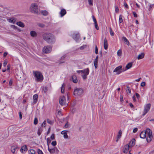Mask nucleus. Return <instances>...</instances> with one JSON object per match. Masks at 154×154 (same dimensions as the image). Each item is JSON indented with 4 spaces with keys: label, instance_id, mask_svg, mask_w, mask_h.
<instances>
[{
    "label": "nucleus",
    "instance_id": "nucleus-1",
    "mask_svg": "<svg viewBox=\"0 0 154 154\" xmlns=\"http://www.w3.org/2000/svg\"><path fill=\"white\" fill-rule=\"evenodd\" d=\"M147 134L146 140L148 142H150L152 138V131L149 129L147 128L145 131L141 132L140 134V137L142 138H145Z\"/></svg>",
    "mask_w": 154,
    "mask_h": 154
},
{
    "label": "nucleus",
    "instance_id": "nucleus-2",
    "mask_svg": "<svg viewBox=\"0 0 154 154\" xmlns=\"http://www.w3.org/2000/svg\"><path fill=\"white\" fill-rule=\"evenodd\" d=\"M33 75L35 81L37 82H42L43 80V77L42 73L38 71H33Z\"/></svg>",
    "mask_w": 154,
    "mask_h": 154
},
{
    "label": "nucleus",
    "instance_id": "nucleus-3",
    "mask_svg": "<svg viewBox=\"0 0 154 154\" xmlns=\"http://www.w3.org/2000/svg\"><path fill=\"white\" fill-rule=\"evenodd\" d=\"M30 9L31 12L33 13H37L38 12V5L35 3L31 5Z\"/></svg>",
    "mask_w": 154,
    "mask_h": 154
},
{
    "label": "nucleus",
    "instance_id": "nucleus-4",
    "mask_svg": "<svg viewBox=\"0 0 154 154\" xmlns=\"http://www.w3.org/2000/svg\"><path fill=\"white\" fill-rule=\"evenodd\" d=\"M89 73V69L87 68L82 70L81 76L84 80H85L87 78V76Z\"/></svg>",
    "mask_w": 154,
    "mask_h": 154
},
{
    "label": "nucleus",
    "instance_id": "nucleus-5",
    "mask_svg": "<svg viewBox=\"0 0 154 154\" xmlns=\"http://www.w3.org/2000/svg\"><path fill=\"white\" fill-rule=\"evenodd\" d=\"M59 103L62 106H66L68 105V103L66 101V98L63 96H61L60 97Z\"/></svg>",
    "mask_w": 154,
    "mask_h": 154
},
{
    "label": "nucleus",
    "instance_id": "nucleus-6",
    "mask_svg": "<svg viewBox=\"0 0 154 154\" xmlns=\"http://www.w3.org/2000/svg\"><path fill=\"white\" fill-rule=\"evenodd\" d=\"M151 106L150 103H149L146 104L144 106V109L143 113V116H144L149 110Z\"/></svg>",
    "mask_w": 154,
    "mask_h": 154
},
{
    "label": "nucleus",
    "instance_id": "nucleus-7",
    "mask_svg": "<svg viewBox=\"0 0 154 154\" xmlns=\"http://www.w3.org/2000/svg\"><path fill=\"white\" fill-rule=\"evenodd\" d=\"M83 93V90L81 88H76L74 91V94L75 96L81 95Z\"/></svg>",
    "mask_w": 154,
    "mask_h": 154
},
{
    "label": "nucleus",
    "instance_id": "nucleus-8",
    "mask_svg": "<svg viewBox=\"0 0 154 154\" xmlns=\"http://www.w3.org/2000/svg\"><path fill=\"white\" fill-rule=\"evenodd\" d=\"M124 69H122V66H119L116 67L113 70V72L116 73V74L119 75L122 72L125 71H123Z\"/></svg>",
    "mask_w": 154,
    "mask_h": 154
},
{
    "label": "nucleus",
    "instance_id": "nucleus-9",
    "mask_svg": "<svg viewBox=\"0 0 154 154\" xmlns=\"http://www.w3.org/2000/svg\"><path fill=\"white\" fill-rule=\"evenodd\" d=\"M51 47L50 46H45L43 48V51L45 53H48L51 52Z\"/></svg>",
    "mask_w": 154,
    "mask_h": 154
},
{
    "label": "nucleus",
    "instance_id": "nucleus-10",
    "mask_svg": "<svg viewBox=\"0 0 154 154\" xmlns=\"http://www.w3.org/2000/svg\"><path fill=\"white\" fill-rule=\"evenodd\" d=\"M55 41V38L54 36L52 34H51L47 42L49 43H53Z\"/></svg>",
    "mask_w": 154,
    "mask_h": 154
},
{
    "label": "nucleus",
    "instance_id": "nucleus-11",
    "mask_svg": "<svg viewBox=\"0 0 154 154\" xmlns=\"http://www.w3.org/2000/svg\"><path fill=\"white\" fill-rule=\"evenodd\" d=\"M51 34L50 33H45L43 35V39L47 42L48 41V38H49Z\"/></svg>",
    "mask_w": 154,
    "mask_h": 154
},
{
    "label": "nucleus",
    "instance_id": "nucleus-12",
    "mask_svg": "<svg viewBox=\"0 0 154 154\" xmlns=\"http://www.w3.org/2000/svg\"><path fill=\"white\" fill-rule=\"evenodd\" d=\"M38 95L37 94H34L33 96V102L32 103V105H34L36 104L38 101Z\"/></svg>",
    "mask_w": 154,
    "mask_h": 154
},
{
    "label": "nucleus",
    "instance_id": "nucleus-13",
    "mask_svg": "<svg viewBox=\"0 0 154 154\" xmlns=\"http://www.w3.org/2000/svg\"><path fill=\"white\" fill-rule=\"evenodd\" d=\"M131 148L128 144L125 145L123 148L124 152L125 153H127L128 151H130V149Z\"/></svg>",
    "mask_w": 154,
    "mask_h": 154
},
{
    "label": "nucleus",
    "instance_id": "nucleus-14",
    "mask_svg": "<svg viewBox=\"0 0 154 154\" xmlns=\"http://www.w3.org/2000/svg\"><path fill=\"white\" fill-rule=\"evenodd\" d=\"M72 36L76 42L79 41L80 40L79 35V33H74Z\"/></svg>",
    "mask_w": 154,
    "mask_h": 154
},
{
    "label": "nucleus",
    "instance_id": "nucleus-15",
    "mask_svg": "<svg viewBox=\"0 0 154 154\" xmlns=\"http://www.w3.org/2000/svg\"><path fill=\"white\" fill-rule=\"evenodd\" d=\"M68 131L66 130H64L62 131L61 132V134L63 135V137L64 139H66L68 138V135H67V133Z\"/></svg>",
    "mask_w": 154,
    "mask_h": 154
},
{
    "label": "nucleus",
    "instance_id": "nucleus-16",
    "mask_svg": "<svg viewBox=\"0 0 154 154\" xmlns=\"http://www.w3.org/2000/svg\"><path fill=\"white\" fill-rule=\"evenodd\" d=\"M135 140L134 139H133L129 143L128 145L131 148L133 146L135 143Z\"/></svg>",
    "mask_w": 154,
    "mask_h": 154
},
{
    "label": "nucleus",
    "instance_id": "nucleus-17",
    "mask_svg": "<svg viewBox=\"0 0 154 154\" xmlns=\"http://www.w3.org/2000/svg\"><path fill=\"white\" fill-rule=\"evenodd\" d=\"M132 63L131 62H130L128 63V64H127L126 66L125 69L123 70V71H125L127 70L130 69L132 66Z\"/></svg>",
    "mask_w": 154,
    "mask_h": 154
},
{
    "label": "nucleus",
    "instance_id": "nucleus-18",
    "mask_svg": "<svg viewBox=\"0 0 154 154\" xmlns=\"http://www.w3.org/2000/svg\"><path fill=\"white\" fill-rule=\"evenodd\" d=\"M104 48L105 50H107L108 48V42L106 38L104 39Z\"/></svg>",
    "mask_w": 154,
    "mask_h": 154
},
{
    "label": "nucleus",
    "instance_id": "nucleus-19",
    "mask_svg": "<svg viewBox=\"0 0 154 154\" xmlns=\"http://www.w3.org/2000/svg\"><path fill=\"white\" fill-rule=\"evenodd\" d=\"M48 150L50 153H54L55 150L58 151V150L56 148H54L52 149H50L48 147Z\"/></svg>",
    "mask_w": 154,
    "mask_h": 154
},
{
    "label": "nucleus",
    "instance_id": "nucleus-20",
    "mask_svg": "<svg viewBox=\"0 0 154 154\" xmlns=\"http://www.w3.org/2000/svg\"><path fill=\"white\" fill-rule=\"evenodd\" d=\"M27 150V146L26 145H24L20 149V151L22 153H24Z\"/></svg>",
    "mask_w": 154,
    "mask_h": 154
},
{
    "label": "nucleus",
    "instance_id": "nucleus-21",
    "mask_svg": "<svg viewBox=\"0 0 154 154\" xmlns=\"http://www.w3.org/2000/svg\"><path fill=\"white\" fill-rule=\"evenodd\" d=\"M66 14V11L65 9H61L60 11V15L61 17H63Z\"/></svg>",
    "mask_w": 154,
    "mask_h": 154
},
{
    "label": "nucleus",
    "instance_id": "nucleus-22",
    "mask_svg": "<svg viewBox=\"0 0 154 154\" xmlns=\"http://www.w3.org/2000/svg\"><path fill=\"white\" fill-rule=\"evenodd\" d=\"M98 56H97L94 61V65L95 66V68L96 69L97 66V61L98 60Z\"/></svg>",
    "mask_w": 154,
    "mask_h": 154
},
{
    "label": "nucleus",
    "instance_id": "nucleus-23",
    "mask_svg": "<svg viewBox=\"0 0 154 154\" xmlns=\"http://www.w3.org/2000/svg\"><path fill=\"white\" fill-rule=\"evenodd\" d=\"M72 82L74 83H76L78 82L76 76L75 75H73L72 76Z\"/></svg>",
    "mask_w": 154,
    "mask_h": 154
},
{
    "label": "nucleus",
    "instance_id": "nucleus-24",
    "mask_svg": "<svg viewBox=\"0 0 154 154\" xmlns=\"http://www.w3.org/2000/svg\"><path fill=\"white\" fill-rule=\"evenodd\" d=\"M7 20L9 22L13 24L15 23L16 22V19L13 18L8 19Z\"/></svg>",
    "mask_w": 154,
    "mask_h": 154
},
{
    "label": "nucleus",
    "instance_id": "nucleus-25",
    "mask_svg": "<svg viewBox=\"0 0 154 154\" xmlns=\"http://www.w3.org/2000/svg\"><path fill=\"white\" fill-rule=\"evenodd\" d=\"M30 34L31 36L33 37H35L37 36V33L36 32L34 31H32L30 32Z\"/></svg>",
    "mask_w": 154,
    "mask_h": 154
},
{
    "label": "nucleus",
    "instance_id": "nucleus-26",
    "mask_svg": "<svg viewBox=\"0 0 154 154\" xmlns=\"http://www.w3.org/2000/svg\"><path fill=\"white\" fill-rule=\"evenodd\" d=\"M16 24L18 26L22 28L24 27L25 26L24 24L20 21L17 22Z\"/></svg>",
    "mask_w": 154,
    "mask_h": 154
},
{
    "label": "nucleus",
    "instance_id": "nucleus-27",
    "mask_svg": "<svg viewBox=\"0 0 154 154\" xmlns=\"http://www.w3.org/2000/svg\"><path fill=\"white\" fill-rule=\"evenodd\" d=\"M144 53H142L141 54H139L137 57V59L138 60H140L143 58L144 56Z\"/></svg>",
    "mask_w": 154,
    "mask_h": 154
},
{
    "label": "nucleus",
    "instance_id": "nucleus-28",
    "mask_svg": "<svg viewBox=\"0 0 154 154\" xmlns=\"http://www.w3.org/2000/svg\"><path fill=\"white\" fill-rule=\"evenodd\" d=\"M122 39L126 42V44L128 45H130V43L129 41H128V40L124 36H123L122 37Z\"/></svg>",
    "mask_w": 154,
    "mask_h": 154
},
{
    "label": "nucleus",
    "instance_id": "nucleus-29",
    "mask_svg": "<svg viewBox=\"0 0 154 154\" xmlns=\"http://www.w3.org/2000/svg\"><path fill=\"white\" fill-rule=\"evenodd\" d=\"M17 147L16 146H12L11 147V150L12 152L13 153H14L16 151V149H17Z\"/></svg>",
    "mask_w": 154,
    "mask_h": 154
},
{
    "label": "nucleus",
    "instance_id": "nucleus-30",
    "mask_svg": "<svg viewBox=\"0 0 154 154\" xmlns=\"http://www.w3.org/2000/svg\"><path fill=\"white\" fill-rule=\"evenodd\" d=\"M60 89L61 93H63L64 92L65 89V85L64 83L62 84V86L60 87Z\"/></svg>",
    "mask_w": 154,
    "mask_h": 154
},
{
    "label": "nucleus",
    "instance_id": "nucleus-31",
    "mask_svg": "<svg viewBox=\"0 0 154 154\" xmlns=\"http://www.w3.org/2000/svg\"><path fill=\"white\" fill-rule=\"evenodd\" d=\"M122 132L121 130H120L119 132L117 135V139H120L122 136Z\"/></svg>",
    "mask_w": 154,
    "mask_h": 154
},
{
    "label": "nucleus",
    "instance_id": "nucleus-32",
    "mask_svg": "<svg viewBox=\"0 0 154 154\" xmlns=\"http://www.w3.org/2000/svg\"><path fill=\"white\" fill-rule=\"evenodd\" d=\"M123 22V20L122 19V16L120 15L119 16V24Z\"/></svg>",
    "mask_w": 154,
    "mask_h": 154
},
{
    "label": "nucleus",
    "instance_id": "nucleus-33",
    "mask_svg": "<svg viewBox=\"0 0 154 154\" xmlns=\"http://www.w3.org/2000/svg\"><path fill=\"white\" fill-rule=\"evenodd\" d=\"M41 13L42 15L44 16H46L48 14V12L46 11H41Z\"/></svg>",
    "mask_w": 154,
    "mask_h": 154
},
{
    "label": "nucleus",
    "instance_id": "nucleus-34",
    "mask_svg": "<svg viewBox=\"0 0 154 154\" xmlns=\"http://www.w3.org/2000/svg\"><path fill=\"white\" fill-rule=\"evenodd\" d=\"M122 51L120 49L118 50L117 52V55L119 56H121L122 55Z\"/></svg>",
    "mask_w": 154,
    "mask_h": 154
},
{
    "label": "nucleus",
    "instance_id": "nucleus-35",
    "mask_svg": "<svg viewBox=\"0 0 154 154\" xmlns=\"http://www.w3.org/2000/svg\"><path fill=\"white\" fill-rule=\"evenodd\" d=\"M38 122V119L36 118H35L34 119V123L35 125H36Z\"/></svg>",
    "mask_w": 154,
    "mask_h": 154
},
{
    "label": "nucleus",
    "instance_id": "nucleus-36",
    "mask_svg": "<svg viewBox=\"0 0 154 154\" xmlns=\"http://www.w3.org/2000/svg\"><path fill=\"white\" fill-rule=\"evenodd\" d=\"M92 17L93 21L94 23H97V20H96L95 18L94 17V15H92Z\"/></svg>",
    "mask_w": 154,
    "mask_h": 154
},
{
    "label": "nucleus",
    "instance_id": "nucleus-37",
    "mask_svg": "<svg viewBox=\"0 0 154 154\" xmlns=\"http://www.w3.org/2000/svg\"><path fill=\"white\" fill-rule=\"evenodd\" d=\"M69 125L70 124L68 122H67L64 125V127L65 128H68L69 127Z\"/></svg>",
    "mask_w": 154,
    "mask_h": 154
},
{
    "label": "nucleus",
    "instance_id": "nucleus-38",
    "mask_svg": "<svg viewBox=\"0 0 154 154\" xmlns=\"http://www.w3.org/2000/svg\"><path fill=\"white\" fill-rule=\"evenodd\" d=\"M47 143L48 146L49 144L51 143V140L49 138H48L47 139Z\"/></svg>",
    "mask_w": 154,
    "mask_h": 154
},
{
    "label": "nucleus",
    "instance_id": "nucleus-39",
    "mask_svg": "<svg viewBox=\"0 0 154 154\" xmlns=\"http://www.w3.org/2000/svg\"><path fill=\"white\" fill-rule=\"evenodd\" d=\"M38 154H43L42 151L39 149H38L37 150Z\"/></svg>",
    "mask_w": 154,
    "mask_h": 154
},
{
    "label": "nucleus",
    "instance_id": "nucleus-40",
    "mask_svg": "<svg viewBox=\"0 0 154 154\" xmlns=\"http://www.w3.org/2000/svg\"><path fill=\"white\" fill-rule=\"evenodd\" d=\"M51 144L52 146H54L57 144V142L56 141H54L52 142Z\"/></svg>",
    "mask_w": 154,
    "mask_h": 154
},
{
    "label": "nucleus",
    "instance_id": "nucleus-41",
    "mask_svg": "<svg viewBox=\"0 0 154 154\" xmlns=\"http://www.w3.org/2000/svg\"><path fill=\"white\" fill-rule=\"evenodd\" d=\"M51 139L52 140H53L55 139V135L54 134H53L51 136Z\"/></svg>",
    "mask_w": 154,
    "mask_h": 154
},
{
    "label": "nucleus",
    "instance_id": "nucleus-42",
    "mask_svg": "<svg viewBox=\"0 0 154 154\" xmlns=\"http://www.w3.org/2000/svg\"><path fill=\"white\" fill-rule=\"evenodd\" d=\"M38 25L39 26L42 28L44 27L45 26V25L42 23H38Z\"/></svg>",
    "mask_w": 154,
    "mask_h": 154
},
{
    "label": "nucleus",
    "instance_id": "nucleus-43",
    "mask_svg": "<svg viewBox=\"0 0 154 154\" xmlns=\"http://www.w3.org/2000/svg\"><path fill=\"white\" fill-rule=\"evenodd\" d=\"M94 24L95 27V28L97 30H98L99 29V28L98 26L97 23H94Z\"/></svg>",
    "mask_w": 154,
    "mask_h": 154
},
{
    "label": "nucleus",
    "instance_id": "nucleus-44",
    "mask_svg": "<svg viewBox=\"0 0 154 154\" xmlns=\"http://www.w3.org/2000/svg\"><path fill=\"white\" fill-rule=\"evenodd\" d=\"M7 61L6 60H5L4 61L3 66H4L5 67L7 65Z\"/></svg>",
    "mask_w": 154,
    "mask_h": 154
},
{
    "label": "nucleus",
    "instance_id": "nucleus-45",
    "mask_svg": "<svg viewBox=\"0 0 154 154\" xmlns=\"http://www.w3.org/2000/svg\"><path fill=\"white\" fill-rule=\"evenodd\" d=\"M95 53L96 54H97L98 53V48L96 45L95 47Z\"/></svg>",
    "mask_w": 154,
    "mask_h": 154
},
{
    "label": "nucleus",
    "instance_id": "nucleus-46",
    "mask_svg": "<svg viewBox=\"0 0 154 154\" xmlns=\"http://www.w3.org/2000/svg\"><path fill=\"white\" fill-rule=\"evenodd\" d=\"M88 4L90 5H93L92 0H88Z\"/></svg>",
    "mask_w": 154,
    "mask_h": 154
},
{
    "label": "nucleus",
    "instance_id": "nucleus-47",
    "mask_svg": "<svg viewBox=\"0 0 154 154\" xmlns=\"http://www.w3.org/2000/svg\"><path fill=\"white\" fill-rule=\"evenodd\" d=\"M124 5L125 6V8L127 9L128 8V5L125 2L124 3Z\"/></svg>",
    "mask_w": 154,
    "mask_h": 154
},
{
    "label": "nucleus",
    "instance_id": "nucleus-48",
    "mask_svg": "<svg viewBox=\"0 0 154 154\" xmlns=\"http://www.w3.org/2000/svg\"><path fill=\"white\" fill-rule=\"evenodd\" d=\"M30 152L31 154H35V152L34 150L33 149H31L30 151Z\"/></svg>",
    "mask_w": 154,
    "mask_h": 154
},
{
    "label": "nucleus",
    "instance_id": "nucleus-49",
    "mask_svg": "<svg viewBox=\"0 0 154 154\" xmlns=\"http://www.w3.org/2000/svg\"><path fill=\"white\" fill-rule=\"evenodd\" d=\"M47 122L49 124L52 125L53 124V122L49 119H47Z\"/></svg>",
    "mask_w": 154,
    "mask_h": 154
},
{
    "label": "nucleus",
    "instance_id": "nucleus-50",
    "mask_svg": "<svg viewBox=\"0 0 154 154\" xmlns=\"http://www.w3.org/2000/svg\"><path fill=\"white\" fill-rule=\"evenodd\" d=\"M110 32L111 35L113 36L114 35V33L112 31L111 29V28L110 29Z\"/></svg>",
    "mask_w": 154,
    "mask_h": 154
},
{
    "label": "nucleus",
    "instance_id": "nucleus-51",
    "mask_svg": "<svg viewBox=\"0 0 154 154\" xmlns=\"http://www.w3.org/2000/svg\"><path fill=\"white\" fill-rule=\"evenodd\" d=\"M135 95H136V96L137 97V98L138 99H139V98H140V96L139 94L137 93H136Z\"/></svg>",
    "mask_w": 154,
    "mask_h": 154
},
{
    "label": "nucleus",
    "instance_id": "nucleus-52",
    "mask_svg": "<svg viewBox=\"0 0 154 154\" xmlns=\"http://www.w3.org/2000/svg\"><path fill=\"white\" fill-rule=\"evenodd\" d=\"M46 124V122L45 121H44L43 123H42V125L43 127H45V126Z\"/></svg>",
    "mask_w": 154,
    "mask_h": 154
},
{
    "label": "nucleus",
    "instance_id": "nucleus-53",
    "mask_svg": "<svg viewBox=\"0 0 154 154\" xmlns=\"http://www.w3.org/2000/svg\"><path fill=\"white\" fill-rule=\"evenodd\" d=\"M140 85L142 87H144L145 85V83L144 82H142L141 83Z\"/></svg>",
    "mask_w": 154,
    "mask_h": 154
},
{
    "label": "nucleus",
    "instance_id": "nucleus-54",
    "mask_svg": "<svg viewBox=\"0 0 154 154\" xmlns=\"http://www.w3.org/2000/svg\"><path fill=\"white\" fill-rule=\"evenodd\" d=\"M133 14L134 15V17H137V15L135 12H133Z\"/></svg>",
    "mask_w": 154,
    "mask_h": 154
},
{
    "label": "nucleus",
    "instance_id": "nucleus-55",
    "mask_svg": "<svg viewBox=\"0 0 154 154\" xmlns=\"http://www.w3.org/2000/svg\"><path fill=\"white\" fill-rule=\"evenodd\" d=\"M129 104L131 107L133 109L134 108V106L132 103H129Z\"/></svg>",
    "mask_w": 154,
    "mask_h": 154
},
{
    "label": "nucleus",
    "instance_id": "nucleus-56",
    "mask_svg": "<svg viewBox=\"0 0 154 154\" xmlns=\"http://www.w3.org/2000/svg\"><path fill=\"white\" fill-rule=\"evenodd\" d=\"M137 128H134L133 131V133H135L137 131Z\"/></svg>",
    "mask_w": 154,
    "mask_h": 154
},
{
    "label": "nucleus",
    "instance_id": "nucleus-57",
    "mask_svg": "<svg viewBox=\"0 0 154 154\" xmlns=\"http://www.w3.org/2000/svg\"><path fill=\"white\" fill-rule=\"evenodd\" d=\"M132 98H133V100L135 102V101H136V97H135V96L134 95L133 96V97H132Z\"/></svg>",
    "mask_w": 154,
    "mask_h": 154
},
{
    "label": "nucleus",
    "instance_id": "nucleus-58",
    "mask_svg": "<svg viewBox=\"0 0 154 154\" xmlns=\"http://www.w3.org/2000/svg\"><path fill=\"white\" fill-rule=\"evenodd\" d=\"M58 114L60 115V116H62V113H61V111L60 110H59L58 111Z\"/></svg>",
    "mask_w": 154,
    "mask_h": 154
},
{
    "label": "nucleus",
    "instance_id": "nucleus-59",
    "mask_svg": "<svg viewBox=\"0 0 154 154\" xmlns=\"http://www.w3.org/2000/svg\"><path fill=\"white\" fill-rule=\"evenodd\" d=\"M41 133V131L39 130H38L37 132V134L39 136Z\"/></svg>",
    "mask_w": 154,
    "mask_h": 154
},
{
    "label": "nucleus",
    "instance_id": "nucleus-60",
    "mask_svg": "<svg viewBox=\"0 0 154 154\" xmlns=\"http://www.w3.org/2000/svg\"><path fill=\"white\" fill-rule=\"evenodd\" d=\"M127 93H131V91L129 89H128L126 90Z\"/></svg>",
    "mask_w": 154,
    "mask_h": 154
},
{
    "label": "nucleus",
    "instance_id": "nucleus-61",
    "mask_svg": "<svg viewBox=\"0 0 154 154\" xmlns=\"http://www.w3.org/2000/svg\"><path fill=\"white\" fill-rule=\"evenodd\" d=\"M86 47V46H83L80 47V49L81 50H82L83 49H84Z\"/></svg>",
    "mask_w": 154,
    "mask_h": 154
},
{
    "label": "nucleus",
    "instance_id": "nucleus-62",
    "mask_svg": "<svg viewBox=\"0 0 154 154\" xmlns=\"http://www.w3.org/2000/svg\"><path fill=\"white\" fill-rule=\"evenodd\" d=\"M19 116L20 119H21L22 118V115L21 112H19Z\"/></svg>",
    "mask_w": 154,
    "mask_h": 154
},
{
    "label": "nucleus",
    "instance_id": "nucleus-63",
    "mask_svg": "<svg viewBox=\"0 0 154 154\" xmlns=\"http://www.w3.org/2000/svg\"><path fill=\"white\" fill-rule=\"evenodd\" d=\"M115 11L117 12H118L119 11V8H118L117 7H116V8H115Z\"/></svg>",
    "mask_w": 154,
    "mask_h": 154
},
{
    "label": "nucleus",
    "instance_id": "nucleus-64",
    "mask_svg": "<svg viewBox=\"0 0 154 154\" xmlns=\"http://www.w3.org/2000/svg\"><path fill=\"white\" fill-rule=\"evenodd\" d=\"M10 69V66L9 65H8L7 66V70H8Z\"/></svg>",
    "mask_w": 154,
    "mask_h": 154
}]
</instances>
